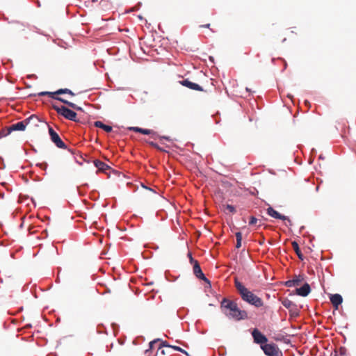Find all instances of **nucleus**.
Masks as SVG:
<instances>
[{"mask_svg": "<svg viewBox=\"0 0 356 356\" xmlns=\"http://www.w3.org/2000/svg\"><path fill=\"white\" fill-rule=\"evenodd\" d=\"M282 304L285 308L288 309L290 312H293V314L296 315L298 314V311L296 308L297 306L293 301L285 298L282 300Z\"/></svg>", "mask_w": 356, "mask_h": 356, "instance_id": "f8f14e48", "label": "nucleus"}, {"mask_svg": "<svg viewBox=\"0 0 356 356\" xmlns=\"http://www.w3.org/2000/svg\"><path fill=\"white\" fill-rule=\"evenodd\" d=\"M172 348L175 350H177V351H179V352H181V353L185 354L186 356H190L188 352H186V350H184V349H182L179 346H172Z\"/></svg>", "mask_w": 356, "mask_h": 356, "instance_id": "5701e85b", "label": "nucleus"}, {"mask_svg": "<svg viewBox=\"0 0 356 356\" xmlns=\"http://www.w3.org/2000/svg\"><path fill=\"white\" fill-rule=\"evenodd\" d=\"M292 246H293V248L295 250L296 254L298 255V258L301 260H303L304 256L302 254V252L299 248L298 244L296 241H293L292 243Z\"/></svg>", "mask_w": 356, "mask_h": 356, "instance_id": "412c9836", "label": "nucleus"}, {"mask_svg": "<svg viewBox=\"0 0 356 356\" xmlns=\"http://www.w3.org/2000/svg\"><path fill=\"white\" fill-rule=\"evenodd\" d=\"M85 204H86V203H88V202H86V201H84L83 202Z\"/></svg>", "mask_w": 356, "mask_h": 356, "instance_id": "a19ab883", "label": "nucleus"}, {"mask_svg": "<svg viewBox=\"0 0 356 356\" xmlns=\"http://www.w3.org/2000/svg\"><path fill=\"white\" fill-rule=\"evenodd\" d=\"M32 203H33V204H34V205H35V206H36V204H35V202L32 201Z\"/></svg>", "mask_w": 356, "mask_h": 356, "instance_id": "ea45409f", "label": "nucleus"}, {"mask_svg": "<svg viewBox=\"0 0 356 356\" xmlns=\"http://www.w3.org/2000/svg\"><path fill=\"white\" fill-rule=\"evenodd\" d=\"M188 257H189L190 262L191 264H194V261H195V260L193 258L192 254L190 252L188 253Z\"/></svg>", "mask_w": 356, "mask_h": 356, "instance_id": "c756f323", "label": "nucleus"}, {"mask_svg": "<svg viewBox=\"0 0 356 356\" xmlns=\"http://www.w3.org/2000/svg\"><path fill=\"white\" fill-rule=\"evenodd\" d=\"M53 108L58 115L63 116L65 118L74 122L78 121L76 119L77 114L72 110H70L64 106L56 105H53Z\"/></svg>", "mask_w": 356, "mask_h": 356, "instance_id": "39448f33", "label": "nucleus"}, {"mask_svg": "<svg viewBox=\"0 0 356 356\" xmlns=\"http://www.w3.org/2000/svg\"><path fill=\"white\" fill-rule=\"evenodd\" d=\"M129 129L145 135H149L154 133V131L151 129H145L137 127H130Z\"/></svg>", "mask_w": 356, "mask_h": 356, "instance_id": "aec40b11", "label": "nucleus"}, {"mask_svg": "<svg viewBox=\"0 0 356 356\" xmlns=\"http://www.w3.org/2000/svg\"><path fill=\"white\" fill-rule=\"evenodd\" d=\"M334 356H339V354H338V352H335Z\"/></svg>", "mask_w": 356, "mask_h": 356, "instance_id": "e433bc0d", "label": "nucleus"}, {"mask_svg": "<svg viewBox=\"0 0 356 356\" xmlns=\"http://www.w3.org/2000/svg\"><path fill=\"white\" fill-rule=\"evenodd\" d=\"M22 131V121H19L15 124H13L8 127H6L1 129L0 134L1 136H10L13 138H15L18 136L17 131Z\"/></svg>", "mask_w": 356, "mask_h": 356, "instance_id": "20e7f679", "label": "nucleus"}, {"mask_svg": "<svg viewBox=\"0 0 356 356\" xmlns=\"http://www.w3.org/2000/svg\"><path fill=\"white\" fill-rule=\"evenodd\" d=\"M303 278L300 276H296L293 279L289 280L285 282V286L288 287H293L300 284Z\"/></svg>", "mask_w": 356, "mask_h": 356, "instance_id": "dca6fc26", "label": "nucleus"}, {"mask_svg": "<svg viewBox=\"0 0 356 356\" xmlns=\"http://www.w3.org/2000/svg\"><path fill=\"white\" fill-rule=\"evenodd\" d=\"M268 207L266 209V213L268 216L270 217L275 218V219H280V220H286V216L282 215L277 212L276 210H275L271 206H270L268 204H267Z\"/></svg>", "mask_w": 356, "mask_h": 356, "instance_id": "9b49d317", "label": "nucleus"}, {"mask_svg": "<svg viewBox=\"0 0 356 356\" xmlns=\"http://www.w3.org/2000/svg\"><path fill=\"white\" fill-rule=\"evenodd\" d=\"M283 221H284V225L286 226V227H291L292 226V222L291 220H290V218L286 216V220H282Z\"/></svg>", "mask_w": 356, "mask_h": 356, "instance_id": "a878e982", "label": "nucleus"}, {"mask_svg": "<svg viewBox=\"0 0 356 356\" xmlns=\"http://www.w3.org/2000/svg\"><path fill=\"white\" fill-rule=\"evenodd\" d=\"M330 300L332 304L333 307H334V309H337L339 308V306L342 303L343 298L340 294L335 293L330 295Z\"/></svg>", "mask_w": 356, "mask_h": 356, "instance_id": "ddd939ff", "label": "nucleus"}, {"mask_svg": "<svg viewBox=\"0 0 356 356\" xmlns=\"http://www.w3.org/2000/svg\"><path fill=\"white\" fill-rule=\"evenodd\" d=\"M234 285L240 294L241 299L244 302H246L255 307H261L264 305L262 299L248 290L241 282L236 280Z\"/></svg>", "mask_w": 356, "mask_h": 356, "instance_id": "f03ea898", "label": "nucleus"}, {"mask_svg": "<svg viewBox=\"0 0 356 356\" xmlns=\"http://www.w3.org/2000/svg\"><path fill=\"white\" fill-rule=\"evenodd\" d=\"M161 354L165 355V351H164V350H162L161 351Z\"/></svg>", "mask_w": 356, "mask_h": 356, "instance_id": "c9c22d12", "label": "nucleus"}, {"mask_svg": "<svg viewBox=\"0 0 356 356\" xmlns=\"http://www.w3.org/2000/svg\"><path fill=\"white\" fill-rule=\"evenodd\" d=\"M49 134L50 136L51 140L56 145V146L60 149H66L67 147L64 142L61 140L59 135L51 127L48 128Z\"/></svg>", "mask_w": 356, "mask_h": 356, "instance_id": "6e6552de", "label": "nucleus"}, {"mask_svg": "<svg viewBox=\"0 0 356 356\" xmlns=\"http://www.w3.org/2000/svg\"><path fill=\"white\" fill-rule=\"evenodd\" d=\"M0 198H3V193H0Z\"/></svg>", "mask_w": 356, "mask_h": 356, "instance_id": "f704fd0d", "label": "nucleus"}, {"mask_svg": "<svg viewBox=\"0 0 356 356\" xmlns=\"http://www.w3.org/2000/svg\"><path fill=\"white\" fill-rule=\"evenodd\" d=\"M274 339L275 341H284V342H286V339L284 337V336H283L282 334H276L275 337H274Z\"/></svg>", "mask_w": 356, "mask_h": 356, "instance_id": "b1692460", "label": "nucleus"}, {"mask_svg": "<svg viewBox=\"0 0 356 356\" xmlns=\"http://www.w3.org/2000/svg\"><path fill=\"white\" fill-rule=\"evenodd\" d=\"M161 339H156L153 341H152L151 342H149V349H152L153 348V346L155 343H158L159 341H160Z\"/></svg>", "mask_w": 356, "mask_h": 356, "instance_id": "bb28decb", "label": "nucleus"}, {"mask_svg": "<svg viewBox=\"0 0 356 356\" xmlns=\"http://www.w3.org/2000/svg\"><path fill=\"white\" fill-rule=\"evenodd\" d=\"M26 327H31V325L30 324H28L26 325Z\"/></svg>", "mask_w": 356, "mask_h": 356, "instance_id": "58836bf2", "label": "nucleus"}, {"mask_svg": "<svg viewBox=\"0 0 356 356\" xmlns=\"http://www.w3.org/2000/svg\"><path fill=\"white\" fill-rule=\"evenodd\" d=\"M261 225H262V224H261V223H260V224L258 225V227H260Z\"/></svg>", "mask_w": 356, "mask_h": 356, "instance_id": "79ce46f5", "label": "nucleus"}, {"mask_svg": "<svg viewBox=\"0 0 356 356\" xmlns=\"http://www.w3.org/2000/svg\"><path fill=\"white\" fill-rule=\"evenodd\" d=\"M220 209L223 211V212L226 214H228V212L229 213H235L236 210L235 207L230 204H222L220 206Z\"/></svg>", "mask_w": 356, "mask_h": 356, "instance_id": "a211bd4d", "label": "nucleus"}, {"mask_svg": "<svg viewBox=\"0 0 356 356\" xmlns=\"http://www.w3.org/2000/svg\"><path fill=\"white\" fill-rule=\"evenodd\" d=\"M60 94H69L72 96H74V93L70 90V89H67V88H65V89H59L56 92H40V95L41 96H43V95H49L50 97L53 98V99H57L65 104H67L69 106L74 108V109H76V110H81V108H79V106H77L76 104H74V103L72 102H68L67 100L62 98V97H56V95H60Z\"/></svg>", "mask_w": 356, "mask_h": 356, "instance_id": "7ed1b4c3", "label": "nucleus"}, {"mask_svg": "<svg viewBox=\"0 0 356 356\" xmlns=\"http://www.w3.org/2000/svg\"><path fill=\"white\" fill-rule=\"evenodd\" d=\"M193 273L200 280L207 283L205 288H211V282L205 277L197 261H194Z\"/></svg>", "mask_w": 356, "mask_h": 356, "instance_id": "0eeeda50", "label": "nucleus"}, {"mask_svg": "<svg viewBox=\"0 0 356 356\" xmlns=\"http://www.w3.org/2000/svg\"><path fill=\"white\" fill-rule=\"evenodd\" d=\"M27 198H28V197H26V196L24 195V200H26V199H27Z\"/></svg>", "mask_w": 356, "mask_h": 356, "instance_id": "4c0bfd02", "label": "nucleus"}, {"mask_svg": "<svg viewBox=\"0 0 356 356\" xmlns=\"http://www.w3.org/2000/svg\"><path fill=\"white\" fill-rule=\"evenodd\" d=\"M310 291L311 288L309 284L307 283H305L302 286L296 289V293L298 296L305 297L310 293Z\"/></svg>", "mask_w": 356, "mask_h": 356, "instance_id": "2eb2a0df", "label": "nucleus"}, {"mask_svg": "<svg viewBox=\"0 0 356 356\" xmlns=\"http://www.w3.org/2000/svg\"><path fill=\"white\" fill-rule=\"evenodd\" d=\"M252 336L254 340V343L264 346L268 341V338L260 332L257 328H254L252 331Z\"/></svg>", "mask_w": 356, "mask_h": 356, "instance_id": "1a4fd4ad", "label": "nucleus"}, {"mask_svg": "<svg viewBox=\"0 0 356 356\" xmlns=\"http://www.w3.org/2000/svg\"><path fill=\"white\" fill-rule=\"evenodd\" d=\"M94 164L95 167H97L99 169V170L104 172H105L107 170L110 168V167L107 164L99 160H95L94 161Z\"/></svg>", "mask_w": 356, "mask_h": 356, "instance_id": "f3484780", "label": "nucleus"}, {"mask_svg": "<svg viewBox=\"0 0 356 356\" xmlns=\"http://www.w3.org/2000/svg\"><path fill=\"white\" fill-rule=\"evenodd\" d=\"M94 124L96 127L101 128V129H104L107 133L111 132L113 129L112 127H111L109 125L104 124L101 121H96V122H95Z\"/></svg>", "mask_w": 356, "mask_h": 356, "instance_id": "6ab92c4d", "label": "nucleus"}, {"mask_svg": "<svg viewBox=\"0 0 356 356\" xmlns=\"http://www.w3.org/2000/svg\"><path fill=\"white\" fill-rule=\"evenodd\" d=\"M222 312L229 319L241 321L248 318L247 312L238 308L237 304L226 298L220 302Z\"/></svg>", "mask_w": 356, "mask_h": 356, "instance_id": "f257e3e1", "label": "nucleus"}, {"mask_svg": "<svg viewBox=\"0 0 356 356\" xmlns=\"http://www.w3.org/2000/svg\"><path fill=\"white\" fill-rule=\"evenodd\" d=\"M261 349L266 356H283L282 350L273 343L261 346Z\"/></svg>", "mask_w": 356, "mask_h": 356, "instance_id": "423d86ee", "label": "nucleus"}, {"mask_svg": "<svg viewBox=\"0 0 356 356\" xmlns=\"http://www.w3.org/2000/svg\"><path fill=\"white\" fill-rule=\"evenodd\" d=\"M160 342V344H159V346L158 348V349H161L163 347H168V348H172V345H170L166 341H162L161 339V341H159Z\"/></svg>", "mask_w": 356, "mask_h": 356, "instance_id": "4be33fe9", "label": "nucleus"}, {"mask_svg": "<svg viewBox=\"0 0 356 356\" xmlns=\"http://www.w3.org/2000/svg\"><path fill=\"white\" fill-rule=\"evenodd\" d=\"M200 28H208V29H209L210 28V24H202V25H200Z\"/></svg>", "mask_w": 356, "mask_h": 356, "instance_id": "473e14b6", "label": "nucleus"}, {"mask_svg": "<svg viewBox=\"0 0 356 356\" xmlns=\"http://www.w3.org/2000/svg\"><path fill=\"white\" fill-rule=\"evenodd\" d=\"M235 236H236V240L242 241V234H241V232H237L235 234Z\"/></svg>", "mask_w": 356, "mask_h": 356, "instance_id": "c85d7f7f", "label": "nucleus"}, {"mask_svg": "<svg viewBox=\"0 0 356 356\" xmlns=\"http://www.w3.org/2000/svg\"><path fill=\"white\" fill-rule=\"evenodd\" d=\"M258 220L254 216L250 218L249 225H254L257 222Z\"/></svg>", "mask_w": 356, "mask_h": 356, "instance_id": "393cba45", "label": "nucleus"}, {"mask_svg": "<svg viewBox=\"0 0 356 356\" xmlns=\"http://www.w3.org/2000/svg\"><path fill=\"white\" fill-rule=\"evenodd\" d=\"M149 145L155 148L160 149L158 146V145L154 142H150Z\"/></svg>", "mask_w": 356, "mask_h": 356, "instance_id": "2f4dec72", "label": "nucleus"}, {"mask_svg": "<svg viewBox=\"0 0 356 356\" xmlns=\"http://www.w3.org/2000/svg\"><path fill=\"white\" fill-rule=\"evenodd\" d=\"M147 190L149 193H155V192H154V191H152V189H150V188H147Z\"/></svg>", "mask_w": 356, "mask_h": 356, "instance_id": "72a5a7b5", "label": "nucleus"}, {"mask_svg": "<svg viewBox=\"0 0 356 356\" xmlns=\"http://www.w3.org/2000/svg\"><path fill=\"white\" fill-rule=\"evenodd\" d=\"M241 247V241L236 240V248H240Z\"/></svg>", "mask_w": 356, "mask_h": 356, "instance_id": "7c9ffc66", "label": "nucleus"}, {"mask_svg": "<svg viewBox=\"0 0 356 356\" xmlns=\"http://www.w3.org/2000/svg\"><path fill=\"white\" fill-rule=\"evenodd\" d=\"M39 122V118L35 115H31L24 121V131L26 127H28L30 129H32L34 127H38Z\"/></svg>", "mask_w": 356, "mask_h": 356, "instance_id": "9d476101", "label": "nucleus"}, {"mask_svg": "<svg viewBox=\"0 0 356 356\" xmlns=\"http://www.w3.org/2000/svg\"><path fill=\"white\" fill-rule=\"evenodd\" d=\"M339 356H345L346 354V348L343 347H341L338 352Z\"/></svg>", "mask_w": 356, "mask_h": 356, "instance_id": "cd10ccee", "label": "nucleus"}, {"mask_svg": "<svg viewBox=\"0 0 356 356\" xmlns=\"http://www.w3.org/2000/svg\"><path fill=\"white\" fill-rule=\"evenodd\" d=\"M181 84L193 90L203 91V88L197 83H193L188 79L180 81Z\"/></svg>", "mask_w": 356, "mask_h": 356, "instance_id": "4468645a", "label": "nucleus"}]
</instances>
